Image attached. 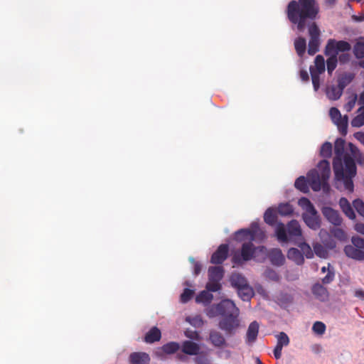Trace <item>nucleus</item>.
Returning a JSON list of instances; mask_svg holds the SVG:
<instances>
[{"label": "nucleus", "instance_id": "obj_62", "mask_svg": "<svg viewBox=\"0 0 364 364\" xmlns=\"http://www.w3.org/2000/svg\"><path fill=\"white\" fill-rule=\"evenodd\" d=\"M355 296L359 298H364V291L361 289L356 290L355 292Z\"/></svg>", "mask_w": 364, "mask_h": 364}, {"label": "nucleus", "instance_id": "obj_46", "mask_svg": "<svg viewBox=\"0 0 364 364\" xmlns=\"http://www.w3.org/2000/svg\"><path fill=\"white\" fill-rule=\"evenodd\" d=\"M353 205L359 215L364 218V203L360 199L353 201Z\"/></svg>", "mask_w": 364, "mask_h": 364}, {"label": "nucleus", "instance_id": "obj_51", "mask_svg": "<svg viewBox=\"0 0 364 364\" xmlns=\"http://www.w3.org/2000/svg\"><path fill=\"white\" fill-rule=\"evenodd\" d=\"M265 275L272 281L278 282L280 279V276L274 270L271 269L266 270Z\"/></svg>", "mask_w": 364, "mask_h": 364}, {"label": "nucleus", "instance_id": "obj_43", "mask_svg": "<svg viewBox=\"0 0 364 364\" xmlns=\"http://www.w3.org/2000/svg\"><path fill=\"white\" fill-rule=\"evenodd\" d=\"M310 73L311 76L312 84L314 86V89L315 91H317L320 87V75L318 73H314L312 71V68H310Z\"/></svg>", "mask_w": 364, "mask_h": 364}, {"label": "nucleus", "instance_id": "obj_15", "mask_svg": "<svg viewBox=\"0 0 364 364\" xmlns=\"http://www.w3.org/2000/svg\"><path fill=\"white\" fill-rule=\"evenodd\" d=\"M312 294L321 301H326L329 298V293L325 287L319 283H316L311 288Z\"/></svg>", "mask_w": 364, "mask_h": 364}, {"label": "nucleus", "instance_id": "obj_18", "mask_svg": "<svg viewBox=\"0 0 364 364\" xmlns=\"http://www.w3.org/2000/svg\"><path fill=\"white\" fill-rule=\"evenodd\" d=\"M209 341L216 348H223L226 346V341L224 336L216 330H211L209 333Z\"/></svg>", "mask_w": 364, "mask_h": 364}, {"label": "nucleus", "instance_id": "obj_19", "mask_svg": "<svg viewBox=\"0 0 364 364\" xmlns=\"http://www.w3.org/2000/svg\"><path fill=\"white\" fill-rule=\"evenodd\" d=\"M183 353L189 355H197L200 353V346L191 341H185L181 346Z\"/></svg>", "mask_w": 364, "mask_h": 364}, {"label": "nucleus", "instance_id": "obj_22", "mask_svg": "<svg viewBox=\"0 0 364 364\" xmlns=\"http://www.w3.org/2000/svg\"><path fill=\"white\" fill-rule=\"evenodd\" d=\"M287 257L298 265H301L304 262L303 254L300 250L294 247H291L288 250Z\"/></svg>", "mask_w": 364, "mask_h": 364}, {"label": "nucleus", "instance_id": "obj_5", "mask_svg": "<svg viewBox=\"0 0 364 364\" xmlns=\"http://www.w3.org/2000/svg\"><path fill=\"white\" fill-rule=\"evenodd\" d=\"M218 309L221 312V318L218 323L219 328L226 335H234L240 326L239 309L230 299L221 301Z\"/></svg>", "mask_w": 364, "mask_h": 364}, {"label": "nucleus", "instance_id": "obj_10", "mask_svg": "<svg viewBox=\"0 0 364 364\" xmlns=\"http://www.w3.org/2000/svg\"><path fill=\"white\" fill-rule=\"evenodd\" d=\"M350 48V44L347 41H336L333 39H329L325 48V54L328 55L333 53L337 55L338 52L348 51Z\"/></svg>", "mask_w": 364, "mask_h": 364}, {"label": "nucleus", "instance_id": "obj_59", "mask_svg": "<svg viewBox=\"0 0 364 364\" xmlns=\"http://www.w3.org/2000/svg\"><path fill=\"white\" fill-rule=\"evenodd\" d=\"M358 103L361 105V107L358 109V112H359L362 109H364V90L360 94L358 99Z\"/></svg>", "mask_w": 364, "mask_h": 364}, {"label": "nucleus", "instance_id": "obj_6", "mask_svg": "<svg viewBox=\"0 0 364 364\" xmlns=\"http://www.w3.org/2000/svg\"><path fill=\"white\" fill-rule=\"evenodd\" d=\"M275 235L281 243L293 242L294 244H299L304 240L301 225L296 220L289 222L287 228L283 223H278L275 229Z\"/></svg>", "mask_w": 364, "mask_h": 364}, {"label": "nucleus", "instance_id": "obj_57", "mask_svg": "<svg viewBox=\"0 0 364 364\" xmlns=\"http://www.w3.org/2000/svg\"><path fill=\"white\" fill-rule=\"evenodd\" d=\"M338 60L341 64L347 63L350 60V55L348 53H342L339 55Z\"/></svg>", "mask_w": 364, "mask_h": 364}, {"label": "nucleus", "instance_id": "obj_61", "mask_svg": "<svg viewBox=\"0 0 364 364\" xmlns=\"http://www.w3.org/2000/svg\"><path fill=\"white\" fill-rule=\"evenodd\" d=\"M300 77L301 79L303 80V81H308L309 80V73H307V71L304 70H301L300 71Z\"/></svg>", "mask_w": 364, "mask_h": 364}, {"label": "nucleus", "instance_id": "obj_56", "mask_svg": "<svg viewBox=\"0 0 364 364\" xmlns=\"http://www.w3.org/2000/svg\"><path fill=\"white\" fill-rule=\"evenodd\" d=\"M334 279V273L329 271L328 274L322 279V282L324 284H330Z\"/></svg>", "mask_w": 364, "mask_h": 364}, {"label": "nucleus", "instance_id": "obj_2", "mask_svg": "<svg viewBox=\"0 0 364 364\" xmlns=\"http://www.w3.org/2000/svg\"><path fill=\"white\" fill-rule=\"evenodd\" d=\"M235 240L243 242L240 252H236L232 257L234 264L241 265L244 262L250 261L254 258L257 251L263 252L264 246L255 247L252 241L265 238L264 232L259 228L257 223H252L250 228L240 229L235 232Z\"/></svg>", "mask_w": 364, "mask_h": 364}, {"label": "nucleus", "instance_id": "obj_55", "mask_svg": "<svg viewBox=\"0 0 364 364\" xmlns=\"http://www.w3.org/2000/svg\"><path fill=\"white\" fill-rule=\"evenodd\" d=\"M323 245L329 250H333L336 247V242L331 236L323 241Z\"/></svg>", "mask_w": 364, "mask_h": 364}, {"label": "nucleus", "instance_id": "obj_9", "mask_svg": "<svg viewBox=\"0 0 364 364\" xmlns=\"http://www.w3.org/2000/svg\"><path fill=\"white\" fill-rule=\"evenodd\" d=\"M329 114L333 123L336 124L340 133L343 136L346 135L348 122V116L342 117L340 111L336 107H331L329 110Z\"/></svg>", "mask_w": 364, "mask_h": 364}, {"label": "nucleus", "instance_id": "obj_4", "mask_svg": "<svg viewBox=\"0 0 364 364\" xmlns=\"http://www.w3.org/2000/svg\"><path fill=\"white\" fill-rule=\"evenodd\" d=\"M355 161H333L336 188L348 193L354 191L353 178L356 175Z\"/></svg>", "mask_w": 364, "mask_h": 364}, {"label": "nucleus", "instance_id": "obj_38", "mask_svg": "<svg viewBox=\"0 0 364 364\" xmlns=\"http://www.w3.org/2000/svg\"><path fill=\"white\" fill-rule=\"evenodd\" d=\"M213 298V296L206 291H202L197 296L196 301L200 303H210Z\"/></svg>", "mask_w": 364, "mask_h": 364}, {"label": "nucleus", "instance_id": "obj_31", "mask_svg": "<svg viewBox=\"0 0 364 364\" xmlns=\"http://www.w3.org/2000/svg\"><path fill=\"white\" fill-rule=\"evenodd\" d=\"M237 292L243 301L250 300L253 295V289L249 284L244 287L238 288Z\"/></svg>", "mask_w": 364, "mask_h": 364}, {"label": "nucleus", "instance_id": "obj_47", "mask_svg": "<svg viewBox=\"0 0 364 364\" xmlns=\"http://www.w3.org/2000/svg\"><path fill=\"white\" fill-rule=\"evenodd\" d=\"M194 291L190 289H185L181 295V301L186 303L193 297Z\"/></svg>", "mask_w": 364, "mask_h": 364}, {"label": "nucleus", "instance_id": "obj_41", "mask_svg": "<svg viewBox=\"0 0 364 364\" xmlns=\"http://www.w3.org/2000/svg\"><path fill=\"white\" fill-rule=\"evenodd\" d=\"M220 282V281L218 280H208V282L206 284L207 290L213 292L218 291L221 288Z\"/></svg>", "mask_w": 364, "mask_h": 364}, {"label": "nucleus", "instance_id": "obj_16", "mask_svg": "<svg viewBox=\"0 0 364 364\" xmlns=\"http://www.w3.org/2000/svg\"><path fill=\"white\" fill-rule=\"evenodd\" d=\"M150 360L149 355L145 352H134L129 357L130 364H149Z\"/></svg>", "mask_w": 364, "mask_h": 364}, {"label": "nucleus", "instance_id": "obj_44", "mask_svg": "<svg viewBox=\"0 0 364 364\" xmlns=\"http://www.w3.org/2000/svg\"><path fill=\"white\" fill-rule=\"evenodd\" d=\"M277 345H280L282 347L287 346L289 345V338L285 333H284V332L279 333V334L277 335Z\"/></svg>", "mask_w": 364, "mask_h": 364}, {"label": "nucleus", "instance_id": "obj_36", "mask_svg": "<svg viewBox=\"0 0 364 364\" xmlns=\"http://www.w3.org/2000/svg\"><path fill=\"white\" fill-rule=\"evenodd\" d=\"M180 348L176 342H169L162 346V350L166 354H172L176 353Z\"/></svg>", "mask_w": 364, "mask_h": 364}, {"label": "nucleus", "instance_id": "obj_45", "mask_svg": "<svg viewBox=\"0 0 364 364\" xmlns=\"http://www.w3.org/2000/svg\"><path fill=\"white\" fill-rule=\"evenodd\" d=\"M312 330L314 333L322 335L326 331V325L321 321H316L313 325Z\"/></svg>", "mask_w": 364, "mask_h": 364}, {"label": "nucleus", "instance_id": "obj_58", "mask_svg": "<svg viewBox=\"0 0 364 364\" xmlns=\"http://www.w3.org/2000/svg\"><path fill=\"white\" fill-rule=\"evenodd\" d=\"M283 347L280 345H276L274 349V355L276 359H279L282 357V351Z\"/></svg>", "mask_w": 364, "mask_h": 364}, {"label": "nucleus", "instance_id": "obj_23", "mask_svg": "<svg viewBox=\"0 0 364 364\" xmlns=\"http://www.w3.org/2000/svg\"><path fill=\"white\" fill-rule=\"evenodd\" d=\"M230 281L232 286L237 288V289L248 284L245 277L240 273H233L230 277Z\"/></svg>", "mask_w": 364, "mask_h": 364}, {"label": "nucleus", "instance_id": "obj_49", "mask_svg": "<svg viewBox=\"0 0 364 364\" xmlns=\"http://www.w3.org/2000/svg\"><path fill=\"white\" fill-rule=\"evenodd\" d=\"M219 305L220 303L216 305L211 306L208 310L207 315L210 318L215 317L218 315L221 316V312L219 311V309H218Z\"/></svg>", "mask_w": 364, "mask_h": 364}, {"label": "nucleus", "instance_id": "obj_53", "mask_svg": "<svg viewBox=\"0 0 364 364\" xmlns=\"http://www.w3.org/2000/svg\"><path fill=\"white\" fill-rule=\"evenodd\" d=\"M357 100L358 97L356 95H355L345 105L344 108L346 112H349L353 109Z\"/></svg>", "mask_w": 364, "mask_h": 364}, {"label": "nucleus", "instance_id": "obj_37", "mask_svg": "<svg viewBox=\"0 0 364 364\" xmlns=\"http://www.w3.org/2000/svg\"><path fill=\"white\" fill-rule=\"evenodd\" d=\"M359 112L351 121V126L353 127L358 128L364 125V109Z\"/></svg>", "mask_w": 364, "mask_h": 364}, {"label": "nucleus", "instance_id": "obj_24", "mask_svg": "<svg viewBox=\"0 0 364 364\" xmlns=\"http://www.w3.org/2000/svg\"><path fill=\"white\" fill-rule=\"evenodd\" d=\"M224 269L223 267H210L208 269V280L220 281L223 277Z\"/></svg>", "mask_w": 364, "mask_h": 364}, {"label": "nucleus", "instance_id": "obj_35", "mask_svg": "<svg viewBox=\"0 0 364 364\" xmlns=\"http://www.w3.org/2000/svg\"><path fill=\"white\" fill-rule=\"evenodd\" d=\"M277 300L281 305H289L293 302L294 297L290 294L281 292L277 296Z\"/></svg>", "mask_w": 364, "mask_h": 364}, {"label": "nucleus", "instance_id": "obj_32", "mask_svg": "<svg viewBox=\"0 0 364 364\" xmlns=\"http://www.w3.org/2000/svg\"><path fill=\"white\" fill-rule=\"evenodd\" d=\"M277 220V215L273 208H269L264 214V222L269 225H273L276 223Z\"/></svg>", "mask_w": 364, "mask_h": 364}, {"label": "nucleus", "instance_id": "obj_25", "mask_svg": "<svg viewBox=\"0 0 364 364\" xmlns=\"http://www.w3.org/2000/svg\"><path fill=\"white\" fill-rule=\"evenodd\" d=\"M343 92L338 86L331 85L326 88V95L331 100H338L342 95Z\"/></svg>", "mask_w": 364, "mask_h": 364}, {"label": "nucleus", "instance_id": "obj_28", "mask_svg": "<svg viewBox=\"0 0 364 364\" xmlns=\"http://www.w3.org/2000/svg\"><path fill=\"white\" fill-rule=\"evenodd\" d=\"M333 146L331 142H324L319 150V155L323 159H328L332 156Z\"/></svg>", "mask_w": 364, "mask_h": 364}, {"label": "nucleus", "instance_id": "obj_14", "mask_svg": "<svg viewBox=\"0 0 364 364\" xmlns=\"http://www.w3.org/2000/svg\"><path fill=\"white\" fill-rule=\"evenodd\" d=\"M259 325L257 321L251 322L247 328L245 341L248 345L254 343L257 338Z\"/></svg>", "mask_w": 364, "mask_h": 364}, {"label": "nucleus", "instance_id": "obj_52", "mask_svg": "<svg viewBox=\"0 0 364 364\" xmlns=\"http://www.w3.org/2000/svg\"><path fill=\"white\" fill-rule=\"evenodd\" d=\"M189 261L193 264V274L198 275L202 269V265L198 262H196L193 257H190Z\"/></svg>", "mask_w": 364, "mask_h": 364}, {"label": "nucleus", "instance_id": "obj_17", "mask_svg": "<svg viewBox=\"0 0 364 364\" xmlns=\"http://www.w3.org/2000/svg\"><path fill=\"white\" fill-rule=\"evenodd\" d=\"M268 258L274 266H282L285 262V257L279 248H274L268 252Z\"/></svg>", "mask_w": 364, "mask_h": 364}, {"label": "nucleus", "instance_id": "obj_13", "mask_svg": "<svg viewBox=\"0 0 364 364\" xmlns=\"http://www.w3.org/2000/svg\"><path fill=\"white\" fill-rule=\"evenodd\" d=\"M343 251L346 255L356 261L364 260V250H362L353 245H346Z\"/></svg>", "mask_w": 364, "mask_h": 364}, {"label": "nucleus", "instance_id": "obj_20", "mask_svg": "<svg viewBox=\"0 0 364 364\" xmlns=\"http://www.w3.org/2000/svg\"><path fill=\"white\" fill-rule=\"evenodd\" d=\"M161 331L156 326L152 327L145 335L144 341L147 343H153L160 341Z\"/></svg>", "mask_w": 364, "mask_h": 364}, {"label": "nucleus", "instance_id": "obj_8", "mask_svg": "<svg viewBox=\"0 0 364 364\" xmlns=\"http://www.w3.org/2000/svg\"><path fill=\"white\" fill-rule=\"evenodd\" d=\"M299 205L305 211L302 218L306 225L311 229L316 230L321 227V220L316 210L311 202L306 198L299 200Z\"/></svg>", "mask_w": 364, "mask_h": 364}, {"label": "nucleus", "instance_id": "obj_3", "mask_svg": "<svg viewBox=\"0 0 364 364\" xmlns=\"http://www.w3.org/2000/svg\"><path fill=\"white\" fill-rule=\"evenodd\" d=\"M320 173L317 170H311L307 173V180L304 176L299 177L294 183V186L299 191L306 193L308 191V184L314 191L323 189L324 192L329 190L328 183L331 175V165L329 161H319L318 165Z\"/></svg>", "mask_w": 364, "mask_h": 364}, {"label": "nucleus", "instance_id": "obj_26", "mask_svg": "<svg viewBox=\"0 0 364 364\" xmlns=\"http://www.w3.org/2000/svg\"><path fill=\"white\" fill-rule=\"evenodd\" d=\"M312 68V71L314 73L322 74L325 72V60L322 55H318L314 60V67Z\"/></svg>", "mask_w": 364, "mask_h": 364}, {"label": "nucleus", "instance_id": "obj_7", "mask_svg": "<svg viewBox=\"0 0 364 364\" xmlns=\"http://www.w3.org/2000/svg\"><path fill=\"white\" fill-rule=\"evenodd\" d=\"M335 157L333 159H360L358 149L352 143H346L342 138H338L333 146Z\"/></svg>", "mask_w": 364, "mask_h": 364}, {"label": "nucleus", "instance_id": "obj_39", "mask_svg": "<svg viewBox=\"0 0 364 364\" xmlns=\"http://www.w3.org/2000/svg\"><path fill=\"white\" fill-rule=\"evenodd\" d=\"M298 245L301 247V250L302 252L301 253L303 254V255H304L306 257V258H309V259L313 257V256H314L313 251H312L311 247L308 244H306V242L302 241L300 243H299Z\"/></svg>", "mask_w": 364, "mask_h": 364}, {"label": "nucleus", "instance_id": "obj_11", "mask_svg": "<svg viewBox=\"0 0 364 364\" xmlns=\"http://www.w3.org/2000/svg\"><path fill=\"white\" fill-rule=\"evenodd\" d=\"M321 212L325 218L333 225L340 226L342 224L343 219L338 211L331 207H323Z\"/></svg>", "mask_w": 364, "mask_h": 364}, {"label": "nucleus", "instance_id": "obj_34", "mask_svg": "<svg viewBox=\"0 0 364 364\" xmlns=\"http://www.w3.org/2000/svg\"><path fill=\"white\" fill-rule=\"evenodd\" d=\"M330 57L326 60L327 71L329 75H331L333 71L336 69L338 63L337 55L331 53Z\"/></svg>", "mask_w": 364, "mask_h": 364}, {"label": "nucleus", "instance_id": "obj_63", "mask_svg": "<svg viewBox=\"0 0 364 364\" xmlns=\"http://www.w3.org/2000/svg\"><path fill=\"white\" fill-rule=\"evenodd\" d=\"M325 4L329 6H333L336 2V0H324Z\"/></svg>", "mask_w": 364, "mask_h": 364}, {"label": "nucleus", "instance_id": "obj_12", "mask_svg": "<svg viewBox=\"0 0 364 364\" xmlns=\"http://www.w3.org/2000/svg\"><path fill=\"white\" fill-rule=\"evenodd\" d=\"M229 247L227 244L220 245L217 250L212 255L210 262L215 264H222L228 257Z\"/></svg>", "mask_w": 364, "mask_h": 364}, {"label": "nucleus", "instance_id": "obj_40", "mask_svg": "<svg viewBox=\"0 0 364 364\" xmlns=\"http://www.w3.org/2000/svg\"><path fill=\"white\" fill-rule=\"evenodd\" d=\"M314 251L319 257L325 258L328 255L326 248L319 243H316L314 245Z\"/></svg>", "mask_w": 364, "mask_h": 364}, {"label": "nucleus", "instance_id": "obj_29", "mask_svg": "<svg viewBox=\"0 0 364 364\" xmlns=\"http://www.w3.org/2000/svg\"><path fill=\"white\" fill-rule=\"evenodd\" d=\"M294 47L299 56L302 57L306 48V41L303 37H299L294 41Z\"/></svg>", "mask_w": 364, "mask_h": 364}, {"label": "nucleus", "instance_id": "obj_42", "mask_svg": "<svg viewBox=\"0 0 364 364\" xmlns=\"http://www.w3.org/2000/svg\"><path fill=\"white\" fill-rule=\"evenodd\" d=\"M354 54L357 58H364V42H358L355 45Z\"/></svg>", "mask_w": 364, "mask_h": 364}, {"label": "nucleus", "instance_id": "obj_60", "mask_svg": "<svg viewBox=\"0 0 364 364\" xmlns=\"http://www.w3.org/2000/svg\"><path fill=\"white\" fill-rule=\"evenodd\" d=\"M354 229L357 232L364 235V223H356L355 225Z\"/></svg>", "mask_w": 364, "mask_h": 364}, {"label": "nucleus", "instance_id": "obj_30", "mask_svg": "<svg viewBox=\"0 0 364 364\" xmlns=\"http://www.w3.org/2000/svg\"><path fill=\"white\" fill-rule=\"evenodd\" d=\"M277 212L282 216H290L294 213V208L289 203H280L278 205Z\"/></svg>", "mask_w": 364, "mask_h": 364}, {"label": "nucleus", "instance_id": "obj_48", "mask_svg": "<svg viewBox=\"0 0 364 364\" xmlns=\"http://www.w3.org/2000/svg\"><path fill=\"white\" fill-rule=\"evenodd\" d=\"M352 245L355 247L364 250V239L359 236H353L351 238Z\"/></svg>", "mask_w": 364, "mask_h": 364}, {"label": "nucleus", "instance_id": "obj_1", "mask_svg": "<svg viewBox=\"0 0 364 364\" xmlns=\"http://www.w3.org/2000/svg\"><path fill=\"white\" fill-rule=\"evenodd\" d=\"M320 11L319 4L316 0H292L287 7V16L293 24L296 25L299 31L309 30L310 40L308 53L316 54L319 50L320 30L315 22Z\"/></svg>", "mask_w": 364, "mask_h": 364}, {"label": "nucleus", "instance_id": "obj_33", "mask_svg": "<svg viewBox=\"0 0 364 364\" xmlns=\"http://www.w3.org/2000/svg\"><path fill=\"white\" fill-rule=\"evenodd\" d=\"M330 232L335 238L341 242H344L347 240V234L341 228H333L330 230Z\"/></svg>", "mask_w": 364, "mask_h": 364}, {"label": "nucleus", "instance_id": "obj_64", "mask_svg": "<svg viewBox=\"0 0 364 364\" xmlns=\"http://www.w3.org/2000/svg\"><path fill=\"white\" fill-rule=\"evenodd\" d=\"M206 360H207V359L205 357H198L196 359V362L197 363H203Z\"/></svg>", "mask_w": 364, "mask_h": 364}, {"label": "nucleus", "instance_id": "obj_50", "mask_svg": "<svg viewBox=\"0 0 364 364\" xmlns=\"http://www.w3.org/2000/svg\"><path fill=\"white\" fill-rule=\"evenodd\" d=\"M188 322L195 327H201L203 325V321L200 316H196L192 318L187 319Z\"/></svg>", "mask_w": 364, "mask_h": 364}, {"label": "nucleus", "instance_id": "obj_21", "mask_svg": "<svg viewBox=\"0 0 364 364\" xmlns=\"http://www.w3.org/2000/svg\"><path fill=\"white\" fill-rule=\"evenodd\" d=\"M339 205L343 212L349 219L354 220L355 218V212L346 198H341L340 199Z\"/></svg>", "mask_w": 364, "mask_h": 364}, {"label": "nucleus", "instance_id": "obj_54", "mask_svg": "<svg viewBox=\"0 0 364 364\" xmlns=\"http://www.w3.org/2000/svg\"><path fill=\"white\" fill-rule=\"evenodd\" d=\"M185 335L187 338H191L192 340L200 341V336L199 333L196 331H186L185 332Z\"/></svg>", "mask_w": 364, "mask_h": 364}, {"label": "nucleus", "instance_id": "obj_27", "mask_svg": "<svg viewBox=\"0 0 364 364\" xmlns=\"http://www.w3.org/2000/svg\"><path fill=\"white\" fill-rule=\"evenodd\" d=\"M354 75L352 73H344L338 77V86L343 91L353 80Z\"/></svg>", "mask_w": 364, "mask_h": 364}]
</instances>
